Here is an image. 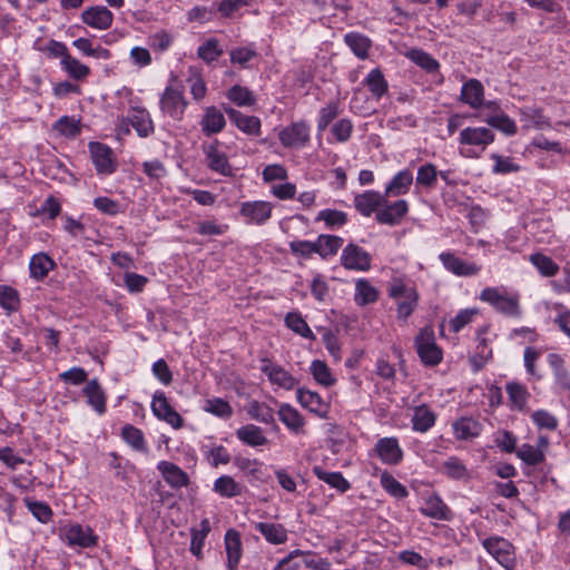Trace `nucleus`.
Returning <instances> with one entry per match:
<instances>
[{"mask_svg":"<svg viewBox=\"0 0 570 570\" xmlns=\"http://www.w3.org/2000/svg\"><path fill=\"white\" fill-rule=\"evenodd\" d=\"M381 484L391 495L395 498L402 499L409 494L406 488L401 484L393 475L386 472L381 475Z\"/></svg>","mask_w":570,"mask_h":570,"instance_id":"nucleus-56","label":"nucleus"},{"mask_svg":"<svg viewBox=\"0 0 570 570\" xmlns=\"http://www.w3.org/2000/svg\"><path fill=\"white\" fill-rule=\"evenodd\" d=\"M407 57L417 66L426 70L428 72L436 71L440 67L439 62L432 58L428 52L421 49H412Z\"/></svg>","mask_w":570,"mask_h":570,"instance_id":"nucleus-52","label":"nucleus"},{"mask_svg":"<svg viewBox=\"0 0 570 570\" xmlns=\"http://www.w3.org/2000/svg\"><path fill=\"white\" fill-rule=\"evenodd\" d=\"M476 308H466L459 312V314L450 321V328L452 332H460L465 325L472 322L473 317L478 315Z\"/></svg>","mask_w":570,"mask_h":570,"instance_id":"nucleus-62","label":"nucleus"},{"mask_svg":"<svg viewBox=\"0 0 570 570\" xmlns=\"http://www.w3.org/2000/svg\"><path fill=\"white\" fill-rule=\"evenodd\" d=\"M151 411L154 415L178 430L184 425V419L169 404L164 392L157 391L153 396Z\"/></svg>","mask_w":570,"mask_h":570,"instance_id":"nucleus-4","label":"nucleus"},{"mask_svg":"<svg viewBox=\"0 0 570 570\" xmlns=\"http://www.w3.org/2000/svg\"><path fill=\"white\" fill-rule=\"evenodd\" d=\"M529 261L538 268L542 276L551 277L559 272V266L544 254H532L530 255Z\"/></svg>","mask_w":570,"mask_h":570,"instance_id":"nucleus-49","label":"nucleus"},{"mask_svg":"<svg viewBox=\"0 0 570 570\" xmlns=\"http://www.w3.org/2000/svg\"><path fill=\"white\" fill-rule=\"evenodd\" d=\"M421 512L426 517L439 520H448L450 514L449 508L439 497H430L425 500Z\"/></svg>","mask_w":570,"mask_h":570,"instance_id":"nucleus-37","label":"nucleus"},{"mask_svg":"<svg viewBox=\"0 0 570 570\" xmlns=\"http://www.w3.org/2000/svg\"><path fill=\"white\" fill-rule=\"evenodd\" d=\"M297 401L303 407L320 417L327 416L328 405L322 400L318 393L305 389H297Z\"/></svg>","mask_w":570,"mask_h":570,"instance_id":"nucleus-22","label":"nucleus"},{"mask_svg":"<svg viewBox=\"0 0 570 570\" xmlns=\"http://www.w3.org/2000/svg\"><path fill=\"white\" fill-rule=\"evenodd\" d=\"M483 547L507 570H513L515 560L513 546L509 541L500 537H492L483 541Z\"/></svg>","mask_w":570,"mask_h":570,"instance_id":"nucleus-3","label":"nucleus"},{"mask_svg":"<svg viewBox=\"0 0 570 570\" xmlns=\"http://www.w3.org/2000/svg\"><path fill=\"white\" fill-rule=\"evenodd\" d=\"M205 411L223 419H227L233 414L232 406L223 399L207 400Z\"/></svg>","mask_w":570,"mask_h":570,"instance_id":"nucleus-61","label":"nucleus"},{"mask_svg":"<svg viewBox=\"0 0 570 570\" xmlns=\"http://www.w3.org/2000/svg\"><path fill=\"white\" fill-rule=\"evenodd\" d=\"M225 549L228 570H237L242 557V540L238 531L234 529L227 530L225 534Z\"/></svg>","mask_w":570,"mask_h":570,"instance_id":"nucleus-23","label":"nucleus"},{"mask_svg":"<svg viewBox=\"0 0 570 570\" xmlns=\"http://www.w3.org/2000/svg\"><path fill=\"white\" fill-rule=\"evenodd\" d=\"M91 159L98 174L109 175L116 170V161L110 147L101 142H90Z\"/></svg>","mask_w":570,"mask_h":570,"instance_id":"nucleus-7","label":"nucleus"},{"mask_svg":"<svg viewBox=\"0 0 570 570\" xmlns=\"http://www.w3.org/2000/svg\"><path fill=\"white\" fill-rule=\"evenodd\" d=\"M240 214L252 223L263 224L272 214V205L267 202H247L242 205Z\"/></svg>","mask_w":570,"mask_h":570,"instance_id":"nucleus-25","label":"nucleus"},{"mask_svg":"<svg viewBox=\"0 0 570 570\" xmlns=\"http://www.w3.org/2000/svg\"><path fill=\"white\" fill-rule=\"evenodd\" d=\"M435 422V415L425 405L417 406L412 419L413 429L419 432H426Z\"/></svg>","mask_w":570,"mask_h":570,"instance_id":"nucleus-42","label":"nucleus"},{"mask_svg":"<svg viewBox=\"0 0 570 570\" xmlns=\"http://www.w3.org/2000/svg\"><path fill=\"white\" fill-rule=\"evenodd\" d=\"M65 540L72 547L89 548L96 544L97 538L89 527L72 524L65 530Z\"/></svg>","mask_w":570,"mask_h":570,"instance_id":"nucleus-15","label":"nucleus"},{"mask_svg":"<svg viewBox=\"0 0 570 570\" xmlns=\"http://www.w3.org/2000/svg\"><path fill=\"white\" fill-rule=\"evenodd\" d=\"M218 140L203 146L208 167L223 176H232L233 168L225 153L218 149Z\"/></svg>","mask_w":570,"mask_h":570,"instance_id":"nucleus-10","label":"nucleus"},{"mask_svg":"<svg viewBox=\"0 0 570 570\" xmlns=\"http://www.w3.org/2000/svg\"><path fill=\"white\" fill-rule=\"evenodd\" d=\"M87 397V403L95 409L99 414L106 412V393L102 390L97 379L89 381L82 390Z\"/></svg>","mask_w":570,"mask_h":570,"instance_id":"nucleus-28","label":"nucleus"},{"mask_svg":"<svg viewBox=\"0 0 570 570\" xmlns=\"http://www.w3.org/2000/svg\"><path fill=\"white\" fill-rule=\"evenodd\" d=\"M72 45L83 55L107 60L110 58V51L100 46L94 48L92 42L87 38L76 39Z\"/></svg>","mask_w":570,"mask_h":570,"instance_id":"nucleus-50","label":"nucleus"},{"mask_svg":"<svg viewBox=\"0 0 570 570\" xmlns=\"http://www.w3.org/2000/svg\"><path fill=\"white\" fill-rule=\"evenodd\" d=\"M127 120L139 137L146 138L154 132V122L149 112L144 108H132Z\"/></svg>","mask_w":570,"mask_h":570,"instance_id":"nucleus-24","label":"nucleus"},{"mask_svg":"<svg viewBox=\"0 0 570 570\" xmlns=\"http://www.w3.org/2000/svg\"><path fill=\"white\" fill-rule=\"evenodd\" d=\"M224 111L227 114L229 120L244 134L249 136L261 135L262 122L258 117L244 115L237 109L225 106Z\"/></svg>","mask_w":570,"mask_h":570,"instance_id":"nucleus-12","label":"nucleus"},{"mask_svg":"<svg viewBox=\"0 0 570 570\" xmlns=\"http://www.w3.org/2000/svg\"><path fill=\"white\" fill-rule=\"evenodd\" d=\"M407 212L409 204L406 200L400 199L390 204L385 199L381 208L377 210L375 219L380 224L395 226L402 222Z\"/></svg>","mask_w":570,"mask_h":570,"instance_id":"nucleus-8","label":"nucleus"},{"mask_svg":"<svg viewBox=\"0 0 570 570\" xmlns=\"http://www.w3.org/2000/svg\"><path fill=\"white\" fill-rule=\"evenodd\" d=\"M55 262L43 253L36 254L30 261V275L37 281H42L53 269Z\"/></svg>","mask_w":570,"mask_h":570,"instance_id":"nucleus-35","label":"nucleus"},{"mask_svg":"<svg viewBox=\"0 0 570 570\" xmlns=\"http://www.w3.org/2000/svg\"><path fill=\"white\" fill-rule=\"evenodd\" d=\"M341 263L346 269L365 272L371 268V255L356 244H348L342 252Z\"/></svg>","mask_w":570,"mask_h":570,"instance_id":"nucleus-6","label":"nucleus"},{"mask_svg":"<svg viewBox=\"0 0 570 570\" xmlns=\"http://www.w3.org/2000/svg\"><path fill=\"white\" fill-rule=\"evenodd\" d=\"M440 261L444 267L458 276H472L480 272V266L465 262L452 253L440 254Z\"/></svg>","mask_w":570,"mask_h":570,"instance_id":"nucleus-16","label":"nucleus"},{"mask_svg":"<svg viewBox=\"0 0 570 570\" xmlns=\"http://www.w3.org/2000/svg\"><path fill=\"white\" fill-rule=\"evenodd\" d=\"M278 138L286 148H301L309 140V128L305 121L293 122L279 131Z\"/></svg>","mask_w":570,"mask_h":570,"instance_id":"nucleus-5","label":"nucleus"},{"mask_svg":"<svg viewBox=\"0 0 570 570\" xmlns=\"http://www.w3.org/2000/svg\"><path fill=\"white\" fill-rule=\"evenodd\" d=\"M491 158L495 161L493 166L494 174L507 175L510 173L519 171L520 166L515 164L510 157H502L493 154Z\"/></svg>","mask_w":570,"mask_h":570,"instance_id":"nucleus-63","label":"nucleus"},{"mask_svg":"<svg viewBox=\"0 0 570 570\" xmlns=\"http://www.w3.org/2000/svg\"><path fill=\"white\" fill-rule=\"evenodd\" d=\"M385 195H381L377 191L367 190L363 194L356 195L354 199L355 208L363 216H371L373 213H377L383 203L385 202Z\"/></svg>","mask_w":570,"mask_h":570,"instance_id":"nucleus-18","label":"nucleus"},{"mask_svg":"<svg viewBox=\"0 0 570 570\" xmlns=\"http://www.w3.org/2000/svg\"><path fill=\"white\" fill-rule=\"evenodd\" d=\"M344 42L357 58L364 60L368 57L372 41L366 36L360 32H348L344 36Z\"/></svg>","mask_w":570,"mask_h":570,"instance_id":"nucleus-30","label":"nucleus"},{"mask_svg":"<svg viewBox=\"0 0 570 570\" xmlns=\"http://www.w3.org/2000/svg\"><path fill=\"white\" fill-rule=\"evenodd\" d=\"M61 67L75 80H82L90 72L89 67L71 56L67 57L65 61H61Z\"/></svg>","mask_w":570,"mask_h":570,"instance_id":"nucleus-51","label":"nucleus"},{"mask_svg":"<svg viewBox=\"0 0 570 570\" xmlns=\"http://www.w3.org/2000/svg\"><path fill=\"white\" fill-rule=\"evenodd\" d=\"M460 144L482 146L483 148L494 141V134L485 127H468L460 132Z\"/></svg>","mask_w":570,"mask_h":570,"instance_id":"nucleus-19","label":"nucleus"},{"mask_svg":"<svg viewBox=\"0 0 570 570\" xmlns=\"http://www.w3.org/2000/svg\"><path fill=\"white\" fill-rule=\"evenodd\" d=\"M81 20L94 29L107 30L112 24L114 14L106 7L94 6L82 11Z\"/></svg>","mask_w":570,"mask_h":570,"instance_id":"nucleus-11","label":"nucleus"},{"mask_svg":"<svg viewBox=\"0 0 570 570\" xmlns=\"http://www.w3.org/2000/svg\"><path fill=\"white\" fill-rule=\"evenodd\" d=\"M364 82L372 95L377 99L385 95L389 89L387 81L382 71L377 68L370 71Z\"/></svg>","mask_w":570,"mask_h":570,"instance_id":"nucleus-40","label":"nucleus"},{"mask_svg":"<svg viewBox=\"0 0 570 570\" xmlns=\"http://www.w3.org/2000/svg\"><path fill=\"white\" fill-rule=\"evenodd\" d=\"M484 97V88L480 80L469 79L461 89L460 101L469 105L471 108L476 109L482 106Z\"/></svg>","mask_w":570,"mask_h":570,"instance_id":"nucleus-21","label":"nucleus"},{"mask_svg":"<svg viewBox=\"0 0 570 570\" xmlns=\"http://www.w3.org/2000/svg\"><path fill=\"white\" fill-rule=\"evenodd\" d=\"M485 121L491 127L497 128L507 135H514L517 132V126L514 121L504 114L490 116L485 119Z\"/></svg>","mask_w":570,"mask_h":570,"instance_id":"nucleus-60","label":"nucleus"},{"mask_svg":"<svg viewBox=\"0 0 570 570\" xmlns=\"http://www.w3.org/2000/svg\"><path fill=\"white\" fill-rule=\"evenodd\" d=\"M197 53L204 61L212 62L223 55V50L218 47V40L212 38L198 48Z\"/></svg>","mask_w":570,"mask_h":570,"instance_id":"nucleus-57","label":"nucleus"},{"mask_svg":"<svg viewBox=\"0 0 570 570\" xmlns=\"http://www.w3.org/2000/svg\"><path fill=\"white\" fill-rule=\"evenodd\" d=\"M548 363L553 370L558 385L570 393V373L564 366V360L559 354L551 353L548 355Z\"/></svg>","mask_w":570,"mask_h":570,"instance_id":"nucleus-32","label":"nucleus"},{"mask_svg":"<svg viewBox=\"0 0 570 570\" xmlns=\"http://www.w3.org/2000/svg\"><path fill=\"white\" fill-rule=\"evenodd\" d=\"M313 472L320 480L330 484L332 488L337 489L342 493L346 492L351 487L341 472H327L320 466H315Z\"/></svg>","mask_w":570,"mask_h":570,"instance_id":"nucleus-38","label":"nucleus"},{"mask_svg":"<svg viewBox=\"0 0 570 570\" xmlns=\"http://www.w3.org/2000/svg\"><path fill=\"white\" fill-rule=\"evenodd\" d=\"M480 299L492 305L498 312L511 317H519L521 308L518 295H507L497 287H487L480 294Z\"/></svg>","mask_w":570,"mask_h":570,"instance_id":"nucleus-1","label":"nucleus"},{"mask_svg":"<svg viewBox=\"0 0 570 570\" xmlns=\"http://www.w3.org/2000/svg\"><path fill=\"white\" fill-rule=\"evenodd\" d=\"M214 490L225 498H233L242 493V487L229 475L219 476L214 483Z\"/></svg>","mask_w":570,"mask_h":570,"instance_id":"nucleus-47","label":"nucleus"},{"mask_svg":"<svg viewBox=\"0 0 570 570\" xmlns=\"http://www.w3.org/2000/svg\"><path fill=\"white\" fill-rule=\"evenodd\" d=\"M445 474L451 479H464L469 475L466 466L463 464V462L451 456L449 458L444 464H443Z\"/></svg>","mask_w":570,"mask_h":570,"instance_id":"nucleus-58","label":"nucleus"},{"mask_svg":"<svg viewBox=\"0 0 570 570\" xmlns=\"http://www.w3.org/2000/svg\"><path fill=\"white\" fill-rule=\"evenodd\" d=\"M311 373L314 380L323 386H332L336 380L333 377L330 367L323 361L315 360L311 364Z\"/></svg>","mask_w":570,"mask_h":570,"instance_id":"nucleus-48","label":"nucleus"},{"mask_svg":"<svg viewBox=\"0 0 570 570\" xmlns=\"http://www.w3.org/2000/svg\"><path fill=\"white\" fill-rule=\"evenodd\" d=\"M436 167L432 164H425L417 170L416 184L425 187H432L436 181Z\"/></svg>","mask_w":570,"mask_h":570,"instance_id":"nucleus-64","label":"nucleus"},{"mask_svg":"<svg viewBox=\"0 0 570 570\" xmlns=\"http://www.w3.org/2000/svg\"><path fill=\"white\" fill-rule=\"evenodd\" d=\"M19 304L18 292L10 286L0 285V305L8 312H16Z\"/></svg>","mask_w":570,"mask_h":570,"instance_id":"nucleus-55","label":"nucleus"},{"mask_svg":"<svg viewBox=\"0 0 570 570\" xmlns=\"http://www.w3.org/2000/svg\"><path fill=\"white\" fill-rule=\"evenodd\" d=\"M264 365L261 367L262 372L267 375L271 383L278 385L285 390H293L298 384V381L284 367L272 364L268 360L262 361Z\"/></svg>","mask_w":570,"mask_h":570,"instance_id":"nucleus-13","label":"nucleus"},{"mask_svg":"<svg viewBox=\"0 0 570 570\" xmlns=\"http://www.w3.org/2000/svg\"><path fill=\"white\" fill-rule=\"evenodd\" d=\"M316 220H324L327 227L343 226L347 222V216L344 212L336 209H324L318 213Z\"/></svg>","mask_w":570,"mask_h":570,"instance_id":"nucleus-59","label":"nucleus"},{"mask_svg":"<svg viewBox=\"0 0 570 570\" xmlns=\"http://www.w3.org/2000/svg\"><path fill=\"white\" fill-rule=\"evenodd\" d=\"M515 453L528 465H537L544 460L543 452L530 444H522Z\"/></svg>","mask_w":570,"mask_h":570,"instance_id":"nucleus-54","label":"nucleus"},{"mask_svg":"<svg viewBox=\"0 0 570 570\" xmlns=\"http://www.w3.org/2000/svg\"><path fill=\"white\" fill-rule=\"evenodd\" d=\"M355 289V302L361 306L374 303L379 297V292L376 288L373 287L370 282L364 278H361L356 282Z\"/></svg>","mask_w":570,"mask_h":570,"instance_id":"nucleus-41","label":"nucleus"},{"mask_svg":"<svg viewBox=\"0 0 570 570\" xmlns=\"http://www.w3.org/2000/svg\"><path fill=\"white\" fill-rule=\"evenodd\" d=\"M248 413L253 419L262 423L272 424L275 422L274 411L265 403H259L257 401L252 402L249 404Z\"/></svg>","mask_w":570,"mask_h":570,"instance_id":"nucleus-53","label":"nucleus"},{"mask_svg":"<svg viewBox=\"0 0 570 570\" xmlns=\"http://www.w3.org/2000/svg\"><path fill=\"white\" fill-rule=\"evenodd\" d=\"M453 431L459 440L476 438L481 432V425L472 417H461L453 423Z\"/></svg>","mask_w":570,"mask_h":570,"instance_id":"nucleus-34","label":"nucleus"},{"mask_svg":"<svg viewBox=\"0 0 570 570\" xmlns=\"http://www.w3.org/2000/svg\"><path fill=\"white\" fill-rule=\"evenodd\" d=\"M236 436L244 444L258 448L268 443V439L264 435L263 430L255 424H246L236 430Z\"/></svg>","mask_w":570,"mask_h":570,"instance_id":"nucleus-27","label":"nucleus"},{"mask_svg":"<svg viewBox=\"0 0 570 570\" xmlns=\"http://www.w3.org/2000/svg\"><path fill=\"white\" fill-rule=\"evenodd\" d=\"M279 420L294 433L304 432V417L289 404H282L278 410Z\"/></svg>","mask_w":570,"mask_h":570,"instance_id":"nucleus-29","label":"nucleus"},{"mask_svg":"<svg viewBox=\"0 0 570 570\" xmlns=\"http://www.w3.org/2000/svg\"><path fill=\"white\" fill-rule=\"evenodd\" d=\"M285 324L296 334L305 338L315 340V335L299 313H288L285 317Z\"/></svg>","mask_w":570,"mask_h":570,"instance_id":"nucleus-45","label":"nucleus"},{"mask_svg":"<svg viewBox=\"0 0 570 570\" xmlns=\"http://www.w3.org/2000/svg\"><path fill=\"white\" fill-rule=\"evenodd\" d=\"M121 436L124 441L127 444H129L134 450L139 452H147L144 433L138 428L131 424H126L121 429Z\"/></svg>","mask_w":570,"mask_h":570,"instance_id":"nucleus-39","label":"nucleus"},{"mask_svg":"<svg viewBox=\"0 0 570 570\" xmlns=\"http://www.w3.org/2000/svg\"><path fill=\"white\" fill-rule=\"evenodd\" d=\"M53 129L63 137L75 138L81 131L80 119L62 116L55 122Z\"/></svg>","mask_w":570,"mask_h":570,"instance_id":"nucleus-43","label":"nucleus"},{"mask_svg":"<svg viewBox=\"0 0 570 570\" xmlns=\"http://www.w3.org/2000/svg\"><path fill=\"white\" fill-rule=\"evenodd\" d=\"M226 125L224 114L215 106L206 107L200 120L202 131L205 136L220 132Z\"/></svg>","mask_w":570,"mask_h":570,"instance_id":"nucleus-17","label":"nucleus"},{"mask_svg":"<svg viewBox=\"0 0 570 570\" xmlns=\"http://www.w3.org/2000/svg\"><path fill=\"white\" fill-rule=\"evenodd\" d=\"M255 528L272 544H282L287 540V531L279 523L258 522Z\"/></svg>","mask_w":570,"mask_h":570,"instance_id":"nucleus-31","label":"nucleus"},{"mask_svg":"<svg viewBox=\"0 0 570 570\" xmlns=\"http://www.w3.org/2000/svg\"><path fill=\"white\" fill-rule=\"evenodd\" d=\"M413 176L410 170H402L397 173L385 189V196H401L409 191L412 185Z\"/></svg>","mask_w":570,"mask_h":570,"instance_id":"nucleus-33","label":"nucleus"},{"mask_svg":"<svg viewBox=\"0 0 570 570\" xmlns=\"http://www.w3.org/2000/svg\"><path fill=\"white\" fill-rule=\"evenodd\" d=\"M187 102L183 91L173 87H167L160 98V109L174 119H180Z\"/></svg>","mask_w":570,"mask_h":570,"instance_id":"nucleus-9","label":"nucleus"},{"mask_svg":"<svg viewBox=\"0 0 570 570\" xmlns=\"http://www.w3.org/2000/svg\"><path fill=\"white\" fill-rule=\"evenodd\" d=\"M415 346L423 364L434 366L441 362L442 351L435 343L433 331L421 330L415 337Z\"/></svg>","mask_w":570,"mask_h":570,"instance_id":"nucleus-2","label":"nucleus"},{"mask_svg":"<svg viewBox=\"0 0 570 570\" xmlns=\"http://www.w3.org/2000/svg\"><path fill=\"white\" fill-rule=\"evenodd\" d=\"M157 469L171 488L178 489L187 487L189 483L188 474L173 462L160 461Z\"/></svg>","mask_w":570,"mask_h":570,"instance_id":"nucleus-20","label":"nucleus"},{"mask_svg":"<svg viewBox=\"0 0 570 570\" xmlns=\"http://www.w3.org/2000/svg\"><path fill=\"white\" fill-rule=\"evenodd\" d=\"M226 97L239 107H250L256 102L253 92L248 88L239 85L229 88Z\"/></svg>","mask_w":570,"mask_h":570,"instance_id":"nucleus-44","label":"nucleus"},{"mask_svg":"<svg viewBox=\"0 0 570 570\" xmlns=\"http://www.w3.org/2000/svg\"><path fill=\"white\" fill-rule=\"evenodd\" d=\"M505 390L511 405L517 410H523L529 397L527 387L520 383L510 382L507 384Z\"/></svg>","mask_w":570,"mask_h":570,"instance_id":"nucleus-46","label":"nucleus"},{"mask_svg":"<svg viewBox=\"0 0 570 570\" xmlns=\"http://www.w3.org/2000/svg\"><path fill=\"white\" fill-rule=\"evenodd\" d=\"M488 326H483L478 331L476 351L470 357V363L474 371H480L484 364L492 357V350L488 346V341L483 335L488 332Z\"/></svg>","mask_w":570,"mask_h":570,"instance_id":"nucleus-26","label":"nucleus"},{"mask_svg":"<svg viewBox=\"0 0 570 570\" xmlns=\"http://www.w3.org/2000/svg\"><path fill=\"white\" fill-rule=\"evenodd\" d=\"M374 451L385 464L394 465L400 463L403 459V451L395 438L380 439L375 444Z\"/></svg>","mask_w":570,"mask_h":570,"instance_id":"nucleus-14","label":"nucleus"},{"mask_svg":"<svg viewBox=\"0 0 570 570\" xmlns=\"http://www.w3.org/2000/svg\"><path fill=\"white\" fill-rule=\"evenodd\" d=\"M317 254L322 258L335 255L343 245V238L335 235L322 234L316 239Z\"/></svg>","mask_w":570,"mask_h":570,"instance_id":"nucleus-36","label":"nucleus"}]
</instances>
